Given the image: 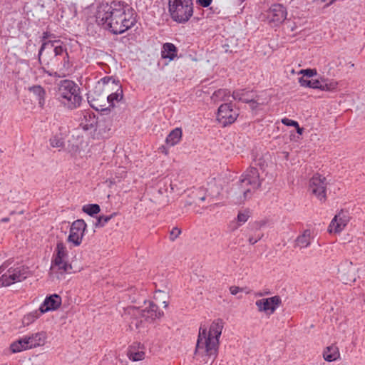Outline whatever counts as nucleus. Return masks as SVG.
Returning <instances> with one entry per match:
<instances>
[{
    "label": "nucleus",
    "instance_id": "393cba45",
    "mask_svg": "<svg viewBox=\"0 0 365 365\" xmlns=\"http://www.w3.org/2000/svg\"><path fill=\"white\" fill-rule=\"evenodd\" d=\"M10 349L12 353H19L22 351L29 349L25 336L11 344Z\"/></svg>",
    "mask_w": 365,
    "mask_h": 365
},
{
    "label": "nucleus",
    "instance_id": "49530a36",
    "mask_svg": "<svg viewBox=\"0 0 365 365\" xmlns=\"http://www.w3.org/2000/svg\"><path fill=\"white\" fill-rule=\"evenodd\" d=\"M102 81H103V83H108V82H109L110 81H111V78H109V77H108V78H103L102 79Z\"/></svg>",
    "mask_w": 365,
    "mask_h": 365
},
{
    "label": "nucleus",
    "instance_id": "9d476101",
    "mask_svg": "<svg viewBox=\"0 0 365 365\" xmlns=\"http://www.w3.org/2000/svg\"><path fill=\"white\" fill-rule=\"evenodd\" d=\"M87 225L83 220H75L71 225L67 242L74 247L81 245Z\"/></svg>",
    "mask_w": 365,
    "mask_h": 365
},
{
    "label": "nucleus",
    "instance_id": "2eb2a0df",
    "mask_svg": "<svg viewBox=\"0 0 365 365\" xmlns=\"http://www.w3.org/2000/svg\"><path fill=\"white\" fill-rule=\"evenodd\" d=\"M349 221V217L346 212L341 210L334 216L328 228L329 233H339L346 226Z\"/></svg>",
    "mask_w": 365,
    "mask_h": 365
},
{
    "label": "nucleus",
    "instance_id": "f3484780",
    "mask_svg": "<svg viewBox=\"0 0 365 365\" xmlns=\"http://www.w3.org/2000/svg\"><path fill=\"white\" fill-rule=\"evenodd\" d=\"M255 93L252 91H247L245 89L235 91L232 97L235 100L242 101L245 103H250L252 108H255L258 103L255 101Z\"/></svg>",
    "mask_w": 365,
    "mask_h": 365
},
{
    "label": "nucleus",
    "instance_id": "0eeeda50",
    "mask_svg": "<svg viewBox=\"0 0 365 365\" xmlns=\"http://www.w3.org/2000/svg\"><path fill=\"white\" fill-rule=\"evenodd\" d=\"M168 9L173 21L185 23L193 14L192 0H169Z\"/></svg>",
    "mask_w": 365,
    "mask_h": 365
},
{
    "label": "nucleus",
    "instance_id": "f257e3e1",
    "mask_svg": "<svg viewBox=\"0 0 365 365\" xmlns=\"http://www.w3.org/2000/svg\"><path fill=\"white\" fill-rule=\"evenodd\" d=\"M96 17L98 24L113 34H121L136 23L135 11L121 2L101 4L98 7Z\"/></svg>",
    "mask_w": 365,
    "mask_h": 365
},
{
    "label": "nucleus",
    "instance_id": "e433bc0d",
    "mask_svg": "<svg viewBox=\"0 0 365 365\" xmlns=\"http://www.w3.org/2000/svg\"><path fill=\"white\" fill-rule=\"evenodd\" d=\"M300 73L303 74L302 77L310 78L317 75V71L315 69H304L300 71Z\"/></svg>",
    "mask_w": 365,
    "mask_h": 365
},
{
    "label": "nucleus",
    "instance_id": "412c9836",
    "mask_svg": "<svg viewBox=\"0 0 365 365\" xmlns=\"http://www.w3.org/2000/svg\"><path fill=\"white\" fill-rule=\"evenodd\" d=\"M29 91L36 97L39 107L43 108L46 96L45 89L42 86L36 85L29 87Z\"/></svg>",
    "mask_w": 365,
    "mask_h": 365
},
{
    "label": "nucleus",
    "instance_id": "4c0bfd02",
    "mask_svg": "<svg viewBox=\"0 0 365 365\" xmlns=\"http://www.w3.org/2000/svg\"><path fill=\"white\" fill-rule=\"evenodd\" d=\"M181 230L178 227H173L170 231V239L171 241H175V239L180 235Z\"/></svg>",
    "mask_w": 365,
    "mask_h": 365
},
{
    "label": "nucleus",
    "instance_id": "1a4fd4ad",
    "mask_svg": "<svg viewBox=\"0 0 365 365\" xmlns=\"http://www.w3.org/2000/svg\"><path fill=\"white\" fill-rule=\"evenodd\" d=\"M9 261L0 266V287L10 286L26 278V271L22 266L9 267Z\"/></svg>",
    "mask_w": 365,
    "mask_h": 365
},
{
    "label": "nucleus",
    "instance_id": "9b49d317",
    "mask_svg": "<svg viewBox=\"0 0 365 365\" xmlns=\"http://www.w3.org/2000/svg\"><path fill=\"white\" fill-rule=\"evenodd\" d=\"M287 11L286 8L279 4L272 5L263 16L272 26H279L286 19Z\"/></svg>",
    "mask_w": 365,
    "mask_h": 365
},
{
    "label": "nucleus",
    "instance_id": "7c9ffc66",
    "mask_svg": "<svg viewBox=\"0 0 365 365\" xmlns=\"http://www.w3.org/2000/svg\"><path fill=\"white\" fill-rule=\"evenodd\" d=\"M321 86L320 88H318V89H320L322 91H331L336 88L338 83L336 81H327L326 80H322L320 81Z\"/></svg>",
    "mask_w": 365,
    "mask_h": 365
},
{
    "label": "nucleus",
    "instance_id": "ddd939ff",
    "mask_svg": "<svg viewBox=\"0 0 365 365\" xmlns=\"http://www.w3.org/2000/svg\"><path fill=\"white\" fill-rule=\"evenodd\" d=\"M238 116L237 110H233L231 103L222 104L217 110V120L222 126L233 123Z\"/></svg>",
    "mask_w": 365,
    "mask_h": 365
},
{
    "label": "nucleus",
    "instance_id": "dca6fc26",
    "mask_svg": "<svg viewBox=\"0 0 365 365\" xmlns=\"http://www.w3.org/2000/svg\"><path fill=\"white\" fill-rule=\"evenodd\" d=\"M61 297L56 294L46 297L42 304L40 306L41 312L46 313L49 311L56 310L61 305Z\"/></svg>",
    "mask_w": 365,
    "mask_h": 365
},
{
    "label": "nucleus",
    "instance_id": "a18cd8bd",
    "mask_svg": "<svg viewBox=\"0 0 365 365\" xmlns=\"http://www.w3.org/2000/svg\"><path fill=\"white\" fill-rule=\"evenodd\" d=\"M297 128V133L299 134H302V132H303V128H300L299 125H298V127H295Z\"/></svg>",
    "mask_w": 365,
    "mask_h": 365
},
{
    "label": "nucleus",
    "instance_id": "a211bd4d",
    "mask_svg": "<svg viewBox=\"0 0 365 365\" xmlns=\"http://www.w3.org/2000/svg\"><path fill=\"white\" fill-rule=\"evenodd\" d=\"M24 336L26 338L29 349L43 346L48 337L47 333L43 331Z\"/></svg>",
    "mask_w": 365,
    "mask_h": 365
},
{
    "label": "nucleus",
    "instance_id": "f03ea898",
    "mask_svg": "<svg viewBox=\"0 0 365 365\" xmlns=\"http://www.w3.org/2000/svg\"><path fill=\"white\" fill-rule=\"evenodd\" d=\"M39 61H43L51 70L45 71L48 76L63 78L71 71L67 48L60 40L43 42L38 51Z\"/></svg>",
    "mask_w": 365,
    "mask_h": 365
},
{
    "label": "nucleus",
    "instance_id": "72a5a7b5",
    "mask_svg": "<svg viewBox=\"0 0 365 365\" xmlns=\"http://www.w3.org/2000/svg\"><path fill=\"white\" fill-rule=\"evenodd\" d=\"M250 217L249 211L245 210L243 212H240L237 215V222L240 224H243L246 222Z\"/></svg>",
    "mask_w": 365,
    "mask_h": 365
},
{
    "label": "nucleus",
    "instance_id": "6e6552de",
    "mask_svg": "<svg viewBox=\"0 0 365 365\" xmlns=\"http://www.w3.org/2000/svg\"><path fill=\"white\" fill-rule=\"evenodd\" d=\"M71 269L68 249L63 242H58L52 257L51 270L63 274Z\"/></svg>",
    "mask_w": 365,
    "mask_h": 365
},
{
    "label": "nucleus",
    "instance_id": "c9c22d12",
    "mask_svg": "<svg viewBox=\"0 0 365 365\" xmlns=\"http://www.w3.org/2000/svg\"><path fill=\"white\" fill-rule=\"evenodd\" d=\"M112 218V215L105 216L101 215L98 218V222L96 225H100L101 227L104 226L110 219Z\"/></svg>",
    "mask_w": 365,
    "mask_h": 365
},
{
    "label": "nucleus",
    "instance_id": "37998d69",
    "mask_svg": "<svg viewBox=\"0 0 365 365\" xmlns=\"http://www.w3.org/2000/svg\"><path fill=\"white\" fill-rule=\"evenodd\" d=\"M212 0H197V4L202 7H207L210 5Z\"/></svg>",
    "mask_w": 365,
    "mask_h": 365
},
{
    "label": "nucleus",
    "instance_id": "a19ab883",
    "mask_svg": "<svg viewBox=\"0 0 365 365\" xmlns=\"http://www.w3.org/2000/svg\"><path fill=\"white\" fill-rule=\"evenodd\" d=\"M53 34H51V32H49V31H45V32H43V34H42V37H41V38H42V43H43V42L48 41L49 40H48V39L49 38L53 37Z\"/></svg>",
    "mask_w": 365,
    "mask_h": 365
},
{
    "label": "nucleus",
    "instance_id": "4be33fe9",
    "mask_svg": "<svg viewBox=\"0 0 365 365\" xmlns=\"http://www.w3.org/2000/svg\"><path fill=\"white\" fill-rule=\"evenodd\" d=\"M97 124L96 116L90 113H86L80 123L81 127L84 130H88L93 128Z\"/></svg>",
    "mask_w": 365,
    "mask_h": 365
},
{
    "label": "nucleus",
    "instance_id": "de8ad7c7",
    "mask_svg": "<svg viewBox=\"0 0 365 365\" xmlns=\"http://www.w3.org/2000/svg\"><path fill=\"white\" fill-rule=\"evenodd\" d=\"M9 221V217H4L1 220V222H7Z\"/></svg>",
    "mask_w": 365,
    "mask_h": 365
},
{
    "label": "nucleus",
    "instance_id": "c03bdc74",
    "mask_svg": "<svg viewBox=\"0 0 365 365\" xmlns=\"http://www.w3.org/2000/svg\"><path fill=\"white\" fill-rule=\"evenodd\" d=\"M336 0H314L315 2H327V4L325 5V6H329L331 4H333Z\"/></svg>",
    "mask_w": 365,
    "mask_h": 365
},
{
    "label": "nucleus",
    "instance_id": "ea45409f",
    "mask_svg": "<svg viewBox=\"0 0 365 365\" xmlns=\"http://www.w3.org/2000/svg\"><path fill=\"white\" fill-rule=\"evenodd\" d=\"M282 123L287 126L298 127V123L297 121L286 118L282 120Z\"/></svg>",
    "mask_w": 365,
    "mask_h": 365
},
{
    "label": "nucleus",
    "instance_id": "8fccbe9b",
    "mask_svg": "<svg viewBox=\"0 0 365 365\" xmlns=\"http://www.w3.org/2000/svg\"><path fill=\"white\" fill-rule=\"evenodd\" d=\"M245 0H238L239 3L240 4H242V2H244Z\"/></svg>",
    "mask_w": 365,
    "mask_h": 365
},
{
    "label": "nucleus",
    "instance_id": "b1692460",
    "mask_svg": "<svg viewBox=\"0 0 365 365\" xmlns=\"http://www.w3.org/2000/svg\"><path fill=\"white\" fill-rule=\"evenodd\" d=\"M101 97V95H99L98 97L95 96V93L90 92L88 95V101L90 103L91 106L94 108L96 110H108V108H106V105H103L101 103V100L99 98Z\"/></svg>",
    "mask_w": 365,
    "mask_h": 365
},
{
    "label": "nucleus",
    "instance_id": "3c124183",
    "mask_svg": "<svg viewBox=\"0 0 365 365\" xmlns=\"http://www.w3.org/2000/svg\"><path fill=\"white\" fill-rule=\"evenodd\" d=\"M200 200H201L202 201L205 200V197H200Z\"/></svg>",
    "mask_w": 365,
    "mask_h": 365
},
{
    "label": "nucleus",
    "instance_id": "423d86ee",
    "mask_svg": "<svg viewBox=\"0 0 365 365\" xmlns=\"http://www.w3.org/2000/svg\"><path fill=\"white\" fill-rule=\"evenodd\" d=\"M125 315L130 316V327L135 326L136 329L140 327L144 319L145 321L153 322L155 319L160 318L163 312L159 311L158 307L153 302H149L148 307L140 309L135 307H130L126 309Z\"/></svg>",
    "mask_w": 365,
    "mask_h": 365
},
{
    "label": "nucleus",
    "instance_id": "cd10ccee",
    "mask_svg": "<svg viewBox=\"0 0 365 365\" xmlns=\"http://www.w3.org/2000/svg\"><path fill=\"white\" fill-rule=\"evenodd\" d=\"M230 96V92L227 89H219L214 92L211 96L212 101L218 102L220 101H226Z\"/></svg>",
    "mask_w": 365,
    "mask_h": 365
},
{
    "label": "nucleus",
    "instance_id": "79ce46f5",
    "mask_svg": "<svg viewBox=\"0 0 365 365\" xmlns=\"http://www.w3.org/2000/svg\"><path fill=\"white\" fill-rule=\"evenodd\" d=\"M243 289L242 288H240L237 286H231L230 287V293L232 294V295H236L238 292H242Z\"/></svg>",
    "mask_w": 365,
    "mask_h": 365
},
{
    "label": "nucleus",
    "instance_id": "473e14b6",
    "mask_svg": "<svg viewBox=\"0 0 365 365\" xmlns=\"http://www.w3.org/2000/svg\"><path fill=\"white\" fill-rule=\"evenodd\" d=\"M49 141L53 148H62L64 145L63 139L56 135L51 138Z\"/></svg>",
    "mask_w": 365,
    "mask_h": 365
},
{
    "label": "nucleus",
    "instance_id": "09e8293b",
    "mask_svg": "<svg viewBox=\"0 0 365 365\" xmlns=\"http://www.w3.org/2000/svg\"><path fill=\"white\" fill-rule=\"evenodd\" d=\"M163 306L165 308H167L168 306V302L167 301H163Z\"/></svg>",
    "mask_w": 365,
    "mask_h": 365
},
{
    "label": "nucleus",
    "instance_id": "20e7f679",
    "mask_svg": "<svg viewBox=\"0 0 365 365\" xmlns=\"http://www.w3.org/2000/svg\"><path fill=\"white\" fill-rule=\"evenodd\" d=\"M261 186V180L257 168L250 167L242 175L237 187L234 189L235 202L241 204L251 198L252 193Z\"/></svg>",
    "mask_w": 365,
    "mask_h": 365
},
{
    "label": "nucleus",
    "instance_id": "c756f323",
    "mask_svg": "<svg viewBox=\"0 0 365 365\" xmlns=\"http://www.w3.org/2000/svg\"><path fill=\"white\" fill-rule=\"evenodd\" d=\"M299 83L301 86L308 87V88H317L318 89V88H320V86H321L320 81L309 80L304 77L299 78Z\"/></svg>",
    "mask_w": 365,
    "mask_h": 365
},
{
    "label": "nucleus",
    "instance_id": "f704fd0d",
    "mask_svg": "<svg viewBox=\"0 0 365 365\" xmlns=\"http://www.w3.org/2000/svg\"><path fill=\"white\" fill-rule=\"evenodd\" d=\"M145 356V353L143 351H138V352H133L130 353L129 355V359H131L133 361H138L143 360Z\"/></svg>",
    "mask_w": 365,
    "mask_h": 365
},
{
    "label": "nucleus",
    "instance_id": "a878e982",
    "mask_svg": "<svg viewBox=\"0 0 365 365\" xmlns=\"http://www.w3.org/2000/svg\"><path fill=\"white\" fill-rule=\"evenodd\" d=\"M311 243V232L306 230L296 240V245L300 248L307 247Z\"/></svg>",
    "mask_w": 365,
    "mask_h": 365
},
{
    "label": "nucleus",
    "instance_id": "58836bf2",
    "mask_svg": "<svg viewBox=\"0 0 365 365\" xmlns=\"http://www.w3.org/2000/svg\"><path fill=\"white\" fill-rule=\"evenodd\" d=\"M262 236H263L262 234H257V235H255V236H250L248 238V241H249L250 244L255 245V243H257L259 240H260L262 239Z\"/></svg>",
    "mask_w": 365,
    "mask_h": 365
},
{
    "label": "nucleus",
    "instance_id": "39448f33",
    "mask_svg": "<svg viewBox=\"0 0 365 365\" xmlns=\"http://www.w3.org/2000/svg\"><path fill=\"white\" fill-rule=\"evenodd\" d=\"M58 99L66 108L74 110L81 106L83 98L79 86L74 81L65 79L58 84Z\"/></svg>",
    "mask_w": 365,
    "mask_h": 365
},
{
    "label": "nucleus",
    "instance_id": "aec40b11",
    "mask_svg": "<svg viewBox=\"0 0 365 365\" xmlns=\"http://www.w3.org/2000/svg\"><path fill=\"white\" fill-rule=\"evenodd\" d=\"M323 358L328 362L336 361L340 358L339 348L336 345H331L326 347L323 351Z\"/></svg>",
    "mask_w": 365,
    "mask_h": 365
},
{
    "label": "nucleus",
    "instance_id": "c85d7f7f",
    "mask_svg": "<svg viewBox=\"0 0 365 365\" xmlns=\"http://www.w3.org/2000/svg\"><path fill=\"white\" fill-rule=\"evenodd\" d=\"M43 313L41 312V309L39 308L38 310H34L26 315H25L23 318V324L24 325H29L33 323L35 320H36Z\"/></svg>",
    "mask_w": 365,
    "mask_h": 365
},
{
    "label": "nucleus",
    "instance_id": "6ab92c4d",
    "mask_svg": "<svg viewBox=\"0 0 365 365\" xmlns=\"http://www.w3.org/2000/svg\"><path fill=\"white\" fill-rule=\"evenodd\" d=\"M178 50L172 43H165L161 49V57L163 59L173 61L178 56Z\"/></svg>",
    "mask_w": 365,
    "mask_h": 365
},
{
    "label": "nucleus",
    "instance_id": "4468645a",
    "mask_svg": "<svg viewBox=\"0 0 365 365\" xmlns=\"http://www.w3.org/2000/svg\"><path fill=\"white\" fill-rule=\"evenodd\" d=\"M281 303L282 300L280 297L276 295L269 298L257 300L255 304L259 312L272 314L279 307Z\"/></svg>",
    "mask_w": 365,
    "mask_h": 365
},
{
    "label": "nucleus",
    "instance_id": "f8f14e48",
    "mask_svg": "<svg viewBox=\"0 0 365 365\" xmlns=\"http://www.w3.org/2000/svg\"><path fill=\"white\" fill-rule=\"evenodd\" d=\"M327 180L321 175L315 174L309 180V190L320 201L327 199Z\"/></svg>",
    "mask_w": 365,
    "mask_h": 365
},
{
    "label": "nucleus",
    "instance_id": "2f4dec72",
    "mask_svg": "<svg viewBox=\"0 0 365 365\" xmlns=\"http://www.w3.org/2000/svg\"><path fill=\"white\" fill-rule=\"evenodd\" d=\"M82 210L86 214L93 216L95 214H98L101 211V208L97 204H88L84 205Z\"/></svg>",
    "mask_w": 365,
    "mask_h": 365
},
{
    "label": "nucleus",
    "instance_id": "bb28decb",
    "mask_svg": "<svg viewBox=\"0 0 365 365\" xmlns=\"http://www.w3.org/2000/svg\"><path fill=\"white\" fill-rule=\"evenodd\" d=\"M105 98L107 99V101L108 103H110V106L113 107L114 101H120L123 98V90L121 86H118L117 91L115 93H113L110 95H103L102 96V101H103Z\"/></svg>",
    "mask_w": 365,
    "mask_h": 365
},
{
    "label": "nucleus",
    "instance_id": "7ed1b4c3",
    "mask_svg": "<svg viewBox=\"0 0 365 365\" xmlns=\"http://www.w3.org/2000/svg\"><path fill=\"white\" fill-rule=\"evenodd\" d=\"M224 327L222 319L214 320L209 330L205 327H200L197 336L195 354L201 357H207L212 362L218 354L220 338Z\"/></svg>",
    "mask_w": 365,
    "mask_h": 365
},
{
    "label": "nucleus",
    "instance_id": "5701e85b",
    "mask_svg": "<svg viewBox=\"0 0 365 365\" xmlns=\"http://www.w3.org/2000/svg\"><path fill=\"white\" fill-rule=\"evenodd\" d=\"M182 138L181 128H177L173 130L166 138V143L170 146H174L178 144Z\"/></svg>",
    "mask_w": 365,
    "mask_h": 365
}]
</instances>
